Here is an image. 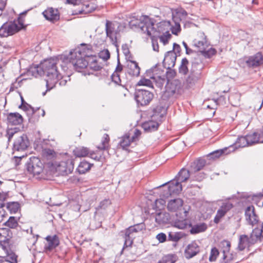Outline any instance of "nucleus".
Returning a JSON list of instances; mask_svg holds the SVG:
<instances>
[{
    "label": "nucleus",
    "mask_w": 263,
    "mask_h": 263,
    "mask_svg": "<svg viewBox=\"0 0 263 263\" xmlns=\"http://www.w3.org/2000/svg\"><path fill=\"white\" fill-rule=\"evenodd\" d=\"M155 20L147 15L141 16L139 21L132 20L129 22V26L130 28L138 27L149 36L157 35V33H165L170 32L171 28V25L169 21H162L156 24V28L154 27Z\"/></svg>",
    "instance_id": "obj_1"
},
{
    "label": "nucleus",
    "mask_w": 263,
    "mask_h": 263,
    "mask_svg": "<svg viewBox=\"0 0 263 263\" xmlns=\"http://www.w3.org/2000/svg\"><path fill=\"white\" fill-rule=\"evenodd\" d=\"M92 46L90 44H81L80 46L71 51L68 56L61 58L67 64H71L76 70L82 72L88 68V58L92 53Z\"/></svg>",
    "instance_id": "obj_2"
},
{
    "label": "nucleus",
    "mask_w": 263,
    "mask_h": 263,
    "mask_svg": "<svg viewBox=\"0 0 263 263\" xmlns=\"http://www.w3.org/2000/svg\"><path fill=\"white\" fill-rule=\"evenodd\" d=\"M56 59H50L45 60L41 64V68L46 76V84L47 90H50L55 86L59 80V72Z\"/></svg>",
    "instance_id": "obj_3"
},
{
    "label": "nucleus",
    "mask_w": 263,
    "mask_h": 263,
    "mask_svg": "<svg viewBox=\"0 0 263 263\" xmlns=\"http://www.w3.org/2000/svg\"><path fill=\"white\" fill-rule=\"evenodd\" d=\"M182 84L181 81L178 79H175L168 82L165 86V90L162 96V99L168 100L172 98L175 94H178L181 88Z\"/></svg>",
    "instance_id": "obj_4"
},
{
    "label": "nucleus",
    "mask_w": 263,
    "mask_h": 263,
    "mask_svg": "<svg viewBox=\"0 0 263 263\" xmlns=\"http://www.w3.org/2000/svg\"><path fill=\"white\" fill-rule=\"evenodd\" d=\"M154 98V94L149 90L138 89L135 95V100L139 105L146 106L149 104Z\"/></svg>",
    "instance_id": "obj_5"
},
{
    "label": "nucleus",
    "mask_w": 263,
    "mask_h": 263,
    "mask_svg": "<svg viewBox=\"0 0 263 263\" xmlns=\"http://www.w3.org/2000/svg\"><path fill=\"white\" fill-rule=\"evenodd\" d=\"M74 168V160L72 158L62 161L56 164L55 170L61 175H67L72 173Z\"/></svg>",
    "instance_id": "obj_6"
},
{
    "label": "nucleus",
    "mask_w": 263,
    "mask_h": 263,
    "mask_svg": "<svg viewBox=\"0 0 263 263\" xmlns=\"http://www.w3.org/2000/svg\"><path fill=\"white\" fill-rule=\"evenodd\" d=\"M26 169L29 173L33 175H39L43 171V164L38 158L32 157L27 162Z\"/></svg>",
    "instance_id": "obj_7"
},
{
    "label": "nucleus",
    "mask_w": 263,
    "mask_h": 263,
    "mask_svg": "<svg viewBox=\"0 0 263 263\" xmlns=\"http://www.w3.org/2000/svg\"><path fill=\"white\" fill-rule=\"evenodd\" d=\"M222 244L225 246L222 251L223 256L220 261V263H236L238 260L236 258V254L230 252L231 243L228 241H224Z\"/></svg>",
    "instance_id": "obj_8"
},
{
    "label": "nucleus",
    "mask_w": 263,
    "mask_h": 263,
    "mask_svg": "<svg viewBox=\"0 0 263 263\" xmlns=\"http://www.w3.org/2000/svg\"><path fill=\"white\" fill-rule=\"evenodd\" d=\"M245 215L246 220L249 225L253 227L258 223L259 218L255 212L254 206H248L245 210Z\"/></svg>",
    "instance_id": "obj_9"
},
{
    "label": "nucleus",
    "mask_w": 263,
    "mask_h": 263,
    "mask_svg": "<svg viewBox=\"0 0 263 263\" xmlns=\"http://www.w3.org/2000/svg\"><path fill=\"white\" fill-rule=\"evenodd\" d=\"M140 224H136L134 226L129 227L125 230V242L123 249L128 246H131L133 243V238L134 237V233H137L141 231L142 228H140Z\"/></svg>",
    "instance_id": "obj_10"
},
{
    "label": "nucleus",
    "mask_w": 263,
    "mask_h": 263,
    "mask_svg": "<svg viewBox=\"0 0 263 263\" xmlns=\"http://www.w3.org/2000/svg\"><path fill=\"white\" fill-rule=\"evenodd\" d=\"M88 58V68L86 70H84V75L92 74L93 72L100 70L102 67L98 63L96 56L92 55L91 53L89 54Z\"/></svg>",
    "instance_id": "obj_11"
},
{
    "label": "nucleus",
    "mask_w": 263,
    "mask_h": 263,
    "mask_svg": "<svg viewBox=\"0 0 263 263\" xmlns=\"http://www.w3.org/2000/svg\"><path fill=\"white\" fill-rule=\"evenodd\" d=\"M200 252V247L196 241H193L186 247L184 255L186 258L190 259L197 255Z\"/></svg>",
    "instance_id": "obj_12"
},
{
    "label": "nucleus",
    "mask_w": 263,
    "mask_h": 263,
    "mask_svg": "<svg viewBox=\"0 0 263 263\" xmlns=\"http://www.w3.org/2000/svg\"><path fill=\"white\" fill-rule=\"evenodd\" d=\"M7 25L10 35H12L21 29L25 28L24 20L21 16L18 17L17 21L7 23Z\"/></svg>",
    "instance_id": "obj_13"
},
{
    "label": "nucleus",
    "mask_w": 263,
    "mask_h": 263,
    "mask_svg": "<svg viewBox=\"0 0 263 263\" xmlns=\"http://www.w3.org/2000/svg\"><path fill=\"white\" fill-rule=\"evenodd\" d=\"M246 65L250 68H255L263 63V56L260 52L250 56L245 61Z\"/></svg>",
    "instance_id": "obj_14"
},
{
    "label": "nucleus",
    "mask_w": 263,
    "mask_h": 263,
    "mask_svg": "<svg viewBox=\"0 0 263 263\" xmlns=\"http://www.w3.org/2000/svg\"><path fill=\"white\" fill-rule=\"evenodd\" d=\"M200 37L201 40L195 39L193 41L194 46L196 48L197 51L202 53L205 52V49L208 47L206 41V37L204 33H200Z\"/></svg>",
    "instance_id": "obj_15"
},
{
    "label": "nucleus",
    "mask_w": 263,
    "mask_h": 263,
    "mask_svg": "<svg viewBox=\"0 0 263 263\" xmlns=\"http://www.w3.org/2000/svg\"><path fill=\"white\" fill-rule=\"evenodd\" d=\"M181 182L176 180V179L171 181L168 182V193L165 195L166 197H168L172 194H178L182 191V185Z\"/></svg>",
    "instance_id": "obj_16"
},
{
    "label": "nucleus",
    "mask_w": 263,
    "mask_h": 263,
    "mask_svg": "<svg viewBox=\"0 0 263 263\" xmlns=\"http://www.w3.org/2000/svg\"><path fill=\"white\" fill-rule=\"evenodd\" d=\"M123 73V66L118 61L116 70L111 76V79L117 85L124 86V82L121 78V75Z\"/></svg>",
    "instance_id": "obj_17"
},
{
    "label": "nucleus",
    "mask_w": 263,
    "mask_h": 263,
    "mask_svg": "<svg viewBox=\"0 0 263 263\" xmlns=\"http://www.w3.org/2000/svg\"><path fill=\"white\" fill-rule=\"evenodd\" d=\"M29 145V141L26 135L23 134L19 137L14 142L13 146L14 149L20 151L25 150Z\"/></svg>",
    "instance_id": "obj_18"
},
{
    "label": "nucleus",
    "mask_w": 263,
    "mask_h": 263,
    "mask_svg": "<svg viewBox=\"0 0 263 263\" xmlns=\"http://www.w3.org/2000/svg\"><path fill=\"white\" fill-rule=\"evenodd\" d=\"M45 239L47 241V243L45 246V250L46 251H52L58 247L60 243L59 238L57 235L47 236Z\"/></svg>",
    "instance_id": "obj_19"
},
{
    "label": "nucleus",
    "mask_w": 263,
    "mask_h": 263,
    "mask_svg": "<svg viewBox=\"0 0 263 263\" xmlns=\"http://www.w3.org/2000/svg\"><path fill=\"white\" fill-rule=\"evenodd\" d=\"M177 55L173 51H168L165 55L163 64L167 69L173 67L176 63Z\"/></svg>",
    "instance_id": "obj_20"
},
{
    "label": "nucleus",
    "mask_w": 263,
    "mask_h": 263,
    "mask_svg": "<svg viewBox=\"0 0 263 263\" xmlns=\"http://www.w3.org/2000/svg\"><path fill=\"white\" fill-rule=\"evenodd\" d=\"M177 218L172 221V226L179 229H184L187 227H191L192 224L190 220L183 217L178 218V213L176 214Z\"/></svg>",
    "instance_id": "obj_21"
},
{
    "label": "nucleus",
    "mask_w": 263,
    "mask_h": 263,
    "mask_svg": "<svg viewBox=\"0 0 263 263\" xmlns=\"http://www.w3.org/2000/svg\"><path fill=\"white\" fill-rule=\"evenodd\" d=\"M250 237L252 245H254L258 242H263V234L260 229L258 227L253 229L250 235Z\"/></svg>",
    "instance_id": "obj_22"
},
{
    "label": "nucleus",
    "mask_w": 263,
    "mask_h": 263,
    "mask_svg": "<svg viewBox=\"0 0 263 263\" xmlns=\"http://www.w3.org/2000/svg\"><path fill=\"white\" fill-rule=\"evenodd\" d=\"M43 14L46 20L53 22L58 20L60 17L58 9L53 8H47Z\"/></svg>",
    "instance_id": "obj_23"
},
{
    "label": "nucleus",
    "mask_w": 263,
    "mask_h": 263,
    "mask_svg": "<svg viewBox=\"0 0 263 263\" xmlns=\"http://www.w3.org/2000/svg\"><path fill=\"white\" fill-rule=\"evenodd\" d=\"M128 72L132 76L138 77L140 74V68L138 63L135 61L128 60L127 61Z\"/></svg>",
    "instance_id": "obj_24"
},
{
    "label": "nucleus",
    "mask_w": 263,
    "mask_h": 263,
    "mask_svg": "<svg viewBox=\"0 0 263 263\" xmlns=\"http://www.w3.org/2000/svg\"><path fill=\"white\" fill-rule=\"evenodd\" d=\"M183 200L180 198L171 200L167 204V209L170 211L176 212L181 209Z\"/></svg>",
    "instance_id": "obj_25"
},
{
    "label": "nucleus",
    "mask_w": 263,
    "mask_h": 263,
    "mask_svg": "<svg viewBox=\"0 0 263 263\" xmlns=\"http://www.w3.org/2000/svg\"><path fill=\"white\" fill-rule=\"evenodd\" d=\"M250 237L247 235H241L239 236L238 249L240 251L243 250L246 248L252 246V242L250 241Z\"/></svg>",
    "instance_id": "obj_26"
},
{
    "label": "nucleus",
    "mask_w": 263,
    "mask_h": 263,
    "mask_svg": "<svg viewBox=\"0 0 263 263\" xmlns=\"http://www.w3.org/2000/svg\"><path fill=\"white\" fill-rule=\"evenodd\" d=\"M7 120L12 125H19L23 122V118L18 113H10L8 115Z\"/></svg>",
    "instance_id": "obj_27"
},
{
    "label": "nucleus",
    "mask_w": 263,
    "mask_h": 263,
    "mask_svg": "<svg viewBox=\"0 0 263 263\" xmlns=\"http://www.w3.org/2000/svg\"><path fill=\"white\" fill-rule=\"evenodd\" d=\"M246 136L249 146L257 143H263V138L260 133L258 134L257 133H254L252 134L248 135Z\"/></svg>",
    "instance_id": "obj_28"
},
{
    "label": "nucleus",
    "mask_w": 263,
    "mask_h": 263,
    "mask_svg": "<svg viewBox=\"0 0 263 263\" xmlns=\"http://www.w3.org/2000/svg\"><path fill=\"white\" fill-rule=\"evenodd\" d=\"M170 220V214L166 212H160L155 216V221L159 224H164L169 222Z\"/></svg>",
    "instance_id": "obj_29"
},
{
    "label": "nucleus",
    "mask_w": 263,
    "mask_h": 263,
    "mask_svg": "<svg viewBox=\"0 0 263 263\" xmlns=\"http://www.w3.org/2000/svg\"><path fill=\"white\" fill-rule=\"evenodd\" d=\"M11 231L7 228L0 229V242L8 243L12 237Z\"/></svg>",
    "instance_id": "obj_30"
},
{
    "label": "nucleus",
    "mask_w": 263,
    "mask_h": 263,
    "mask_svg": "<svg viewBox=\"0 0 263 263\" xmlns=\"http://www.w3.org/2000/svg\"><path fill=\"white\" fill-rule=\"evenodd\" d=\"M158 126L159 124L153 120L145 122L142 124V128L147 132L155 131L158 129Z\"/></svg>",
    "instance_id": "obj_31"
},
{
    "label": "nucleus",
    "mask_w": 263,
    "mask_h": 263,
    "mask_svg": "<svg viewBox=\"0 0 263 263\" xmlns=\"http://www.w3.org/2000/svg\"><path fill=\"white\" fill-rule=\"evenodd\" d=\"M115 27L114 24L110 21L107 20L105 24V31L107 36L111 40L115 37Z\"/></svg>",
    "instance_id": "obj_32"
},
{
    "label": "nucleus",
    "mask_w": 263,
    "mask_h": 263,
    "mask_svg": "<svg viewBox=\"0 0 263 263\" xmlns=\"http://www.w3.org/2000/svg\"><path fill=\"white\" fill-rule=\"evenodd\" d=\"M233 148L232 151H234V148L245 147L249 146L247 136L238 137L236 141L234 144Z\"/></svg>",
    "instance_id": "obj_33"
},
{
    "label": "nucleus",
    "mask_w": 263,
    "mask_h": 263,
    "mask_svg": "<svg viewBox=\"0 0 263 263\" xmlns=\"http://www.w3.org/2000/svg\"><path fill=\"white\" fill-rule=\"evenodd\" d=\"M109 141V135L107 134H104L102 138L101 144L97 146V148L100 151L108 150L110 148Z\"/></svg>",
    "instance_id": "obj_34"
},
{
    "label": "nucleus",
    "mask_w": 263,
    "mask_h": 263,
    "mask_svg": "<svg viewBox=\"0 0 263 263\" xmlns=\"http://www.w3.org/2000/svg\"><path fill=\"white\" fill-rule=\"evenodd\" d=\"M203 68V64L199 62H193L190 73L201 77V70Z\"/></svg>",
    "instance_id": "obj_35"
},
{
    "label": "nucleus",
    "mask_w": 263,
    "mask_h": 263,
    "mask_svg": "<svg viewBox=\"0 0 263 263\" xmlns=\"http://www.w3.org/2000/svg\"><path fill=\"white\" fill-rule=\"evenodd\" d=\"M23 109L31 112V114L34 116H35L36 115L39 116L40 113H41V116L42 117H44L45 115V111L44 109L41 110L39 107L35 109L34 107L28 104H26V105L24 106Z\"/></svg>",
    "instance_id": "obj_36"
},
{
    "label": "nucleus",
    "mask_w": 263,
    "mask_h": 263,
    "mask_svg": "<svg viewBox=\"0 0 263 263\" xmlns=\"http://www.w3.org/2000/svg\"><path fill=\"white\" fill-rule=\"evenodd\" d=\"M190 176V171L185 168H182L175 177V179L180 182H183L186 181Z\"/></svg>",
    "instance_id": "obj_37"
},
{
    "label": "nucleus",
    "mask_w": 263,
    "mask_h": 263,
    "mask_svg": "<svg viewBox=\"0 0 263 263\" xmlns=\"http://www.w3.org/2000/svg\"><path fill=\"white\" fill-rule=\"evenodd\" d=\"M90 151L89 149L85 147H76L73 150L74 156L77 157H84L88 156Z\"/></svg>",
    "instance_id": "obj_38"
},
{
    "label": "nucleus",
    "mask_w": 263,
    "mask_h": 263,
    "mask_svg": "<svg viewBox=\"0 0 263 263\" xmlns=\"http://www.w3.org/2000/svg\"><path fill=\"white\" fill-rule=\"evenodd\" d=\"M91 165L92 164L88 163V162L86 161H82L80 163L79 166H78L77 171L80 174H85L90 169Z\"/></svg>",
    "instance_id": "obj_39"
},
{
    "label": "nucleus",
    "mask_w": 263,
    "mask_h": 263,
    "mask_svg": "<svg viewBox=\"0 0 263 263\" xmlns=\"http://www.w3.org/2000/svg\"><path fill=\"white\" fill-rule=\"evenodd\" d=\"M200 78V76L190 73L185 81L187 86L189 88L192 87Z\"/></svg>",
    "instance_id": "obj_40"
},
{
    "label": "nucleus",
    "mask_w": 263,
    "mask_h": 263,
    "mask_svg": "<svg viewBox=\"0 0 263 263\" xmlns=\"http://www.w3.org/2000/svg\"><path fill=\"white\" fill-rule=\"evenodd\" d=\"M205 163L206 161L204 159H197L192 164V170L196 172L202 170L205 166Z\"/></svg>",
    "instance_id": "obj_41"
},
{
    "label": "nucleus",
    "mask_w": 263,
    "mask_h": 263,
    "mask_svg": "<svg viewBox=\"0 0 263 263\" xmlns=\"http://www.w3.org/2000/svg\"><path fill=\"white\" fill-rule=\"evenodd\" d=\"M132 142L133 141L130 138V134H126L121 137L120 145L123 149H126L129 146Z\"/></svg>",
    "instance_id": "obj_42"
},
{
    "label": "nucleus",
    "mask_w": 263,
    "mask_h": 263,
    "mask_svg": "<svg viewBox=\"0 0 263 263\" xmlns=\"http://www.w3.org/2000/svg\"><path fill=\"white\" fill-rule=\"evenodd\" d=\"M230 148H233V146H230L228 148V147H226V148H224L223 149H219V150H217L216 151H214V152L210 153L209 156L212 158H219L222 154H229L231 152V150H229V151H228V150L229 149H230Z\"/></svg>",
    "instance_id": "obj_43"
},
{
    "label": "nucleus",
    "mask_w": 263,
    "mask_h": 263,
    "mask_svg": "<svg viewBox=\"0 0 263 263\" xmlns=\"http://www.w3.org/2000/svg\"><path fill=\"white\" fill-rule=\"evenodd\" d=\"M189 61L185 58L182 59L181 64L179 67V72L183 75H186L189 72L188 66Z\"/></svg>",
    "instance_id": "obj_44"
},
{
    "label": "nucleus",
    "mask_w": 263,
    "mask_h": 263,
    "mask_svg": "<svg viewBox=\"0 0 263 263\" xmlns=\"http://www.w3.org/2000/svg\"><path fill=\"white\" fill-rule=\"evenodd\" d=\"M207 229L206 224L202 223L200 224L195 225L190 230V233L192 234L204 232Z\"/></svg>",
    "instance_id": "obj_45"
},
{
    "label": "nucleus",
    "mask_w": 263,
    "mask_h": 263,
    "mask_svg": "<svg viewBox=\"0 0 263 263\" xmlns=\"http://www.w3.org/2000/svg\"><path fill=\"white\" fill-rule=\"evenodd\" d=\"M95 9L93 4L87 2L82 5L81 10L80 11L81 13H89L93 11Z\"/></svg>",
    "instance_id": "obj_46"
},
{
    "label": "nucleus",
    "mask_w": 263,
    "mask_h": 263,
    "mask_svg": "<svg viewBox=\"0 0 263 263\" xmlns=\"http://www.w3.org/2000/svg\"><path fill=\"white\" fill-rule=\"evenodd\" d=\"M88 156L97 161L102 162L105 159L103 153L101 151L96 152H90Z\"/></svg>",
    "instance_id": "obj_47"
},
{
    "label": "nucleus",
    "mask_w": 263,
    "mask_h": 263,
    "mask_svg": "<svg viewBox=\"0 0 263 263\" xmlns=\"http://www.w3.org/2000/svg\"><path fill=\"white\" fill-rule=\"evenodd\" d=\"M4 224L5 226L11 229L16 228L18 226L16 217L14 216L10 217L8 220L5 222Z\"/></svg>",
    "instance_id": "obj_48"
},
{
    "label": "nucleus",
    "mask_w": 263,
    "mask_h": 263,
    "mask_svg": "<svg viewBox=\"0 0 263 263\" xmlns=\"http://www.w3.org/2000/svg\"><path fill=\"white\" fill-rule=\"evenodd\" d=\"M6 208L10 213H16L20 208V204L17 202H9L7 204Z\"/></svg>",
    "instance_id": "obj_49"
},
{
    "label": "nucleus",
    "mask_w": 263,
    "mask_h": 263,
    "mask_svg": "<svg viewBox=\"0 0 263 263\" xmlns=\"http://www.w3.org/2000/svg\"><path fill=\"white\" fill-rule=\"evenodd\" d=\"M155 80L156 85L159 88L161 89L166 82L165 76H158L157 77H152Z\"/></svg>",
    "instance_id": "obj_50"
},
{
    "label": "nucleus",
    "mask_w": 263,
    "mask_h": 263,
    "mask_svg": "<svg viewBox=\"0 0 263 263\" xmlns=\"http://www.w3.org/2000/svg\"><path fill=\"white\" fill-rule=\"evenodd\" d=\"M176 261V257L175 255L168 254L164 256L161 260L159 261L158 263H175Z\"/></svg>",
    "instance_id": "obj_51"
},
{
    "label": "nucleus",
    "mask_w": 263,
    "mask_h": 263,
    "mask_svg": "<svg viewBox=\"0 0 263 263\" xmlns=\"http://www.w3.org/2000/svg\"><path fill=\"white\" fill-rule=\"evenodd\" d=\"M137 86H144L150 88H153V85L152 81L145 78H142L137 84Z\"/></svg>",
    "instance_id": "obj_52"
},
{
    "label": "nucleus",
    "mask_w": 263,
    "mask_h": 263,
    "mask_svg": "<svg viewBox=\"0 0 263 263\" xmlns=\"http://www.w3.org/2000/svg\"><path fill=\"white\" fill-rule=\"evenodd\" d=\"M173 19L175 23V26H171V28L170 30H172L173 34L177 35L178 33L181 30L180 25V23L178 22L177 17H174Z\"/></svg>",
    "instance_id": "obj_53"
},
{
    "label": "nucleus",
    "mask_w": 263,
    "mask_h": 263,
    "mask_svg": "<svg viewBox=\"0 0 263 263\" xmlns=\"http://www.w3.org/2000/svg\"><path fill=\"white\" fill-rule=\"evenodd\" d=\"M166 108L160 105H158L153 109L154 115L155 116H159L162 117L163 115L165 113Z\"/></svg>",
    "instance_id": "obj_54"
},
{
    "label": "nucleus",
    "mask_w": 263,
    "mask_h": 263,
    "mask_svg": "<svg viewBox=\"0 0 263 263\" xmlns=\"http://www.w3.org/2000/svg\"><path fill=\"white\" fill-rule=\"evenodd\" d=\"M182 236L183 235L180 232H170L168 234L169 240L175 242L179 241L182 237Z\"/></svg>",
    "instance_id": "obj_55"
},
{
    "label": "nucleus",
    "mask_w": 263,
    "mask_h": 263,
    "mask_svg": "<svg viewBox=\"0 0 263 263\" xmlns=\"http://www.w3.org/2000/svg\"><path fill=\"white\" fill-rule=\"evenodd\" d=\"M224 211L220 208L217 210V213L214 217V222L216 224H218L221 220V218L226 215Z\"/></svg>",
    "instance_id": "obj_56"
},
{
    "label": "nucleus",
    "mask_w": 263,
    "mask_h": 263,
    "mask_svg": "<svg viewBox=\"0 0 263 263\" xmlns=\"http://www.w3.org/2000/svg\"><path fill=\"white\" fill-rule=\"evenodd\" d=\"M171 37L172 35L170 33V32L163 33L162 35L159 36L160 41L164 45L168 43V41Z\"/></svg>",
    "instance_id": "obj_57"
},
{
    "label": "nucleus",
    "mask_w": 263,
    "mask_h": 263,
    "mask_svg": "<svg viewBox=\"0 0 263 263\" xmlns=\"http://www.w3.org/2000/svg\"><path fill=\"white\" fill-rule=\"evenodd\" d=\"M7 23L4 24L0 28V36L7 37L10 35Z\"/></svg>",
    "instance_id": "obj_58"
},
{
    "label": "nucleus",
    "mask_w": 263,
    "mask_h": 263,
    "mask_svg": "<svg viewBox=\"0 0 263 263\" xmlns=\"http://www.w3.org/2000/svg\"><path fill=\"white\" fill-rule=\"evenodd\" d=\"M233 205L232 203L230 202H226L222 203V205L219 208L222 209L223 211H224L225 213H227L231 209H232Z\"/></svg>",
    "instance_id": "obj_59"
},
{
    "label": "nucleus",
    "mask_w": 263,
    "mask_h": 263,
    "mask_svg": "<svg viewBox=\"0 0 263 263\" xmlns=\"http://www.w3.org/2000/svg\"><path fill=\"white\" fill-rule=\"evenodd\" d=\"M17 258L18 256L14 253L12 252L8 254L6 261L10 263H17Z\"/></svg>",
    "instance_id": "obj_60"
},
{
    "label": "nucleus",
    "mask_w": 263,
    "mask_h": 263,
    "mask_svg": "<svg viewBox=\"0 0 263 263\" xmlns=\"http://www.w3.org/2000/svg\"><path fill=\"white\" fill-rule=\"evenodd\" d=\"M219 251L216 248H213L211 249L209 260L211 261H215L219 255Z\"/></svg>",
    "instance_id": "obj_61"
},
{
    "label": "nucleus",
    "mask_w": 263,
    "mask_h": 263,
    "mask_svg": "<svg viewBox=\"0 0 263 263\" xmlns=\"http://www.w3.org/2000/svg\"><path fill=\"white\" fill-rule=\"evenodd\" d=\"M263 198V194L261 193H258L256 195H254L252 197V200L254 203L256 204L258 206L260 207L261 205H259L260 200Z\"/></svg>",
    "instance_id": "obj_62"
},
{
    "label": "nucleus",
    "mask_w": 263,
    "mask_h": 263,
    "mask_svg": "<svg viewBox=\"0 0 263 263\" xmlns=\"http://www.w3.org/2000/svg\"><path fill=\"white\" fill-rule=\"evenodd\" d=\"M110 204V202L108 199H104L103 201H102L101 202H100L99 205L97 208V210H99L100 209H105Z\"/></svg>",
    "instance_id": "obj_63"
},
{
    "label": "nucleus",
    "mask_w": 263,
    "mask_h": 263,
    "mask_svg": "<svg viewBox=\"0 0 263 263\" xmlns=\"http://www.w3.org/2000/svg\"><path fill=\"white\" fill-rule=\"evenodd\" d=\"M100 57L104 60H107L110 58V53L107 49L104 50L100 53Z\"/></svg>",
    "instance_id": "obj_64"
}]
</instances>
